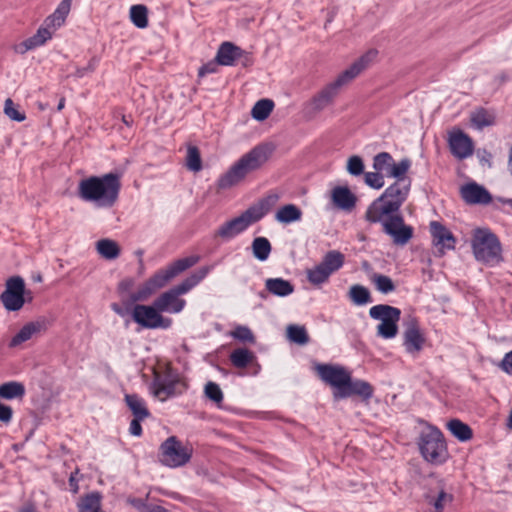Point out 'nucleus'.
I'll list each match as a JSON object with an SVG mask.
<instances>
[{"instance_id": "f257e3e1", "label": "nucleus", "mask_w": 512, "mask_h": 512, "mask_svg": "<svg viewBox=\"0 0 512 512\" xmlns=\"http://www.w3.org/2000/svg\"><path fill=\"white\" fill-rule=\"evenodd\" d=\"M315 370L323 382L334 388L332 395L335 401L358 396L368 402L373 397V386L365 380L353 379L343 366L317 364Z\"/></svg>"}, {"instance_id": "f03ea898", "label": "nucleus", "mask_w": 512, "mask_h": 512, "mask_svg": "<svg viewBox=\"0 0 512 512\" xmlns=\"http://www.w3.org/2000/svg\"><path fill=\"white\" fill-rule=\"evenodd\" d=\"M377 56L376 50H369L367 53L357 59L349 68L344 70L338 77L321 91L314 95L303 106V115L307 119L314 118L318 113L323 111L326 107L331 105L334 98L339 93V90L344 85L350 83L356 78L364 69H366L370 62Z\"/></svg>"}, {"instance_id": "7ed1b4c3", "label": "nucleus", "mask_w": 512, "mask_h": 512, "mask_svg": "<svg viewBox=\"0 0 512 512\" xmlns=\"http://www.w3.org/2000/svg\"><path fill=\"white\" fill-rule=\"evenodd\" d=\"M120 189V176L116 173H107L82 179L77 193L84 201L95 202L99 207L111 208L118 200Z\"/></svg>"}, {"instance_id": "20e7f679", "label": "nucleus", "mask_w": 512, "mask_h": 512, "mask_svg": "<svg viewBox=\"0 0 512 512\" xmlns=\"http://www.w3.org/2000/svg\"><path fill=\"white\" fill-rule=\"evenodd\" d=\"M278 200V195L272 194L260 199L256 204L248 207L239 216L234 217L216 230L214 237L223 241H229L248 229L251 225L259 222L270 210L271 206Z\"/></svg>"}, {"instance_id": "39448f33", "label": "nucleus", "mask_w": 512, "mask_h": 512, "mask_svg": "<svg viewBox=\"0 0 512 512\" xmlns=\"http://www.w3.org/2000/svg\"><path fill=\"white\" fill-rule=\"evenodd\" d=\"M411 186V180L406 184L395 181L388 186L382 195L375 199L367 208L365 213L366 221L378 223L383 217L400 214L399 210L407 200Z\"/></svg>"}, {"instance_id": "423d86ee", "label": "nucleus", "mask_w": 512, "mask_h": 512, "mask_svg": "<svg viewBox=\"0 0 512 512\" xmlns=\"http://www.w3.org/2000/svg\"><path fill=\"white\" fill-rule=\"evenodd\" d=\"M199 261V256L191 255L188 257L180 258L165 268L157 271L153 276L146 280L136 292L130 294V301L132 303L145 301L157 290L164 287L173 278L193 267Z\"/></svg>"}, {"instance_id": "0eeeda50", "label": "nucleus", "mask_w": 512, "mask_h": 512, "mask_svg": "<svg viewBox=\"0 0 512 512\" xmlns=\"http://www.w3.org/2000/svg\"><path fill=\"white\" fill-rule=\"evenodd\" d=\"M271 149L267 145H257L244 154L230 169L220 176L219 189H228L242 181L247 174L259 169L269 158Z\"/></svg>"}, {"instance_id": "6e6552de", "label": "nucleus", "mask_w": 512, "mask_h": 512, "mask_svg": "<svg viewBox=\"0 0 512 512\" xmlns=\"http://www.w3.org/2000/svg\"><path fill=\"white\" fill-rule=\"evenodd\" d=\"M208 266L201 267L185 278L181 283L162 293L154 300V305L161 312L179 313L183 310L186 301L179 298L200 283L209 273Z\"/></svg>"}, {"instance_id": "1a4fd4ad", "label": "nucleus", "mask_w": 512, "mask_h": 512, "mask_svg": "<svg viewBox=\"0 0 512 512\" xmlns=\"http://www.w3.org/2000/svg\"><path fill=\"white\" fill-rule=\"evenodd\" d=\"M471 247L475 259L484 264L493 266L504 260L500 240L489 229L476 228L471 240Z\"/></svg>"}, {"instance_id": "9d476101", "label": "nucleus", "mask_w": 512, "mask_h": 512, "mask_svg": "<svg viewBox=\"0 0 512 512\" xmlns=\"http://www.w3.org/2000/svg\"><path fill=\"white\" fill-rule=\"evenodd\" d=\"M421 456L432 465H442L449 458L443 433L435 426L423 429L417 441Z\"/></svg>"}, {"instance_id": "9b49d317", "label": "nucleus", "mask_w": 512, "mask_h": 512, "mask_svg": "<svg viewBox=\"0 0 512 512\" xmlns=\"http://www.w3.org/2000/svg\"><path fill=\"white\" fill-rule=\"evenodd\" d=\"M369 316L374 320H380L377 326V335L383 339L394 338L398 334V322L401 318V310L387 304H378L370 308Z\"/></svg>"}, {"instance_id": "f8f14e48", "label": "nucleus", "mask_w": 512, "mask_h": 512, "mask_svg": "<svg viewBox=\"0 0 512 512\" xmlns=\"http://www.w3.org/2000/svg\"><path fill=\"white\" fill-rule=\"evenodd\" d=\"M159 461L171 468L187 464L192 457V448L183 446L176 436L168 437L159 449Z\"/></svg>"}, {"instance_id": "ddd939ff", "label": "nucleus", "mask_w": 512, "mask_h": 512, "mask_svg": "<svg viewBox=\"0 0 512 512\" xmlns=\"http://www.w3.org/2000/svg\"><path fill=\"white\" fill-rule=\"evenodd\" d=\"M132 319L145 329H168L172 325V319L164 317L161 310L154 305L136 304L132 311Z\"/></svg>"}, {"instance_id": "4468645a", "label": "nucleus", "mask_w": 512, "mask_h": 512, "mask_svg": "<svg viewBox=\"0 0 512 512\" xmlns=\"http://www.w3.org/2000/svg\"><path fill=\"white\" fill-rule=\"evenodd\" d=\"M63 24L64 22L57 20L53 14L49 15L33 36L13 46L14 52L23 55L32 49L42 46L47 40L52 38L50 29L56 30Z\"/></svg>"}, {"instance_id": "2eb2a0df", "label": "nucleus", "mask_w": 512, "mask_h": 512, "mask_svg": "<svg viewBox=\"0 0 512 512\" xmlns=\"http://www.w3.org/2000/svg\"><path fill=\"white\" fill-rule=\"evenodd\" d=\"M25 282L20 276H12L7 279L5 290L0 295V300L8 311L20 310L25 299Z\"/></svg>"}, {"instance_id": "dca6fc26", "label": "nucleus", "mask_w": 512, "mask_h": 512, "mask_svg": "<svg viewBox=\"0 0 512 512\" xmlns=\"http://www.w3.org/2000/svg\"><path fill=\"white\" fill-rule=\"evenodd\" d=\"M379 223L383 226V232L392 238L395 245L404 246L413 237V227L405 224L401 214L383 217Z\"/></svg>"}, {"instance_id": "f3484780", "label": "nucleus", "mask_w": 512, "mask_h": 512, "mask_svg": "<svg viewBox=\"0 0 512 512\" xmlns=\"http://www.w3.org/2000/svg\"><path fill=\"white\" fill-rule=\"evenodd\" d=\"M425 336L422 333L418 320L411 317L405 322V330L403 332V346L405 351L413 356L418 355L425 344Z\"/></svg>"}, {"instance_id": "a211bd4d", "label": "nucleus", "mask_w": 512, "mask_h": 512, "mask_svg": "<svg viewBox=\"0 0 512 512\" xmlns=\"http://www.w3.org/2000/svg\"><path fill=\"white\" fill-rule=\"evenodd\" d=\"M432 243L437 249V256H443L446 250L455 249L456 238L453 233L438 221L430 223Z\"/></svg>"}, {"instance_id": "6ab92c4d", "label": "nucleus", "mask_w": 512, "mask_h": 512, "mask_svg": "<svg viewBox=\"0 0 512 512\" xmlns=\"http://www.w3.org/2000/svg\"><path fill=\"white\" fill-rule=\"evenodd\" d=\"M448 144L452 155L460 160L473 154L474 145L472 139L460 129L454 130L449 134Z\"/></svg>"}, {"instance_id": "aec40b11", "label": "nucleus", "mask_w": 512, "mask_h": 512, "mask_svg": "<svg viewBox=\"0 0 512 512\" xmlns=\"http://www.w3.org/2000/svg\"><path fill=\"white\" fill-rule=\"evenodd\" d=\"M460 194L467 204L487 205L492 201L490 192L476 182L463 185L461 187Z\"/></svg>"}, {"instance_id": "412c9836", "label": "nucleus", "mask_w": 512, "mask_h": 512, "mask_svg": "<svg viewBox=\"0 0 512 512\" xmlns=\"http://www.w3.org/2000/svg\"><path fill=\"white\" fill-rule=\"evenodd\" d=\"M177 380L173 379L170 373L164 375L155 372L152 382L153 394L161 400L173 396Z\"/></svg>"}, {"instance_id": "4be33fe9", "label": "nucleus", "mask_w": 512, "mask_h": 512, "mask_svg": "<svg viewBox=\"0 0 512 512\" xmlns=\"http://www.w3.org/2000/svg\"><path fill=\"white\" fill-rule=\"evenodd\" d=\"M242 55V48L232 42H223L217 51L216 60L220 65L233 66Z\"/></svg>"}, {"instance_id": "5701e85b", "label": "nucleus", "mask_w": 512, "mask_h": 512, "mask_svg": "<svg viewBox=\"0 0 512 512\" xmlns=\"http://www.w3.org/2000/svg\"><path fill=\"white\" fill-rule=\"evenodd\" d=\"M332 200L335 206L344 211H351L357 202L356 196L346 186L335 187L332 191Z\"/></svg>"}, {"instance_id": "b1692460", "label": "nucleus", "mask_w": 512, "mask_h": 512, "mask_svg": "<svg viewBox=\"0 0 512 512\" xmlns=\"http://www.w3.org/2000/svg\"><path fill=\"white\" fill-rule=\"evenodd\" d=\"M44 322L35 321L25 324L18 333H16L9 342L10 348H15L22 343L30 340L33 335L39 333L44 328Z\"/></svg>"}, {"instance_id": "393cba45", "label": "nucleus", "mask_w": 512, "mask_h": 512, "mask_svg": "<svg viewBox=\"0 0 512 512\" xmlns=\"http://www.w3.org/2000/svg\"><path fill=\"white\" fill-rule=\"evenodd\" d=\"M266 289L273 295L285 297L294 292L293 284L283 278H269L265 282Z\"/></svg>"}, {"instance_id": "a878e982", "label": "nucleus", "mask_w": 512, "mask_h": 512, "mask_svg": "<svg viewBox=\"0 0 512 512\" xmlns=\"http://www.w3.org/2000/svg\"><path fill=\"white\" fill-rule=\"evenodd\" d=\"M124 400L135 418L146 419L150 416L145 401L137 394H126Z\"/></svg>"}, {"instance_id": "bb28decb", "label": "nucleus", "mask_w": 512, "mask_h": 512, "mask_svg": "<svg viewBox=\"0 0 512 512\" xmlns=\"http://www.w3.org/2000/svg\"><path fill=\"white\" fill-rule=\"evenodd\" d=\"M302 210L295 204H286L278 209L275 219L282 224H290L300 221L302 218Z\"/></svg>"}, {"instance_id": "cd10ccee", "label": "nucleus", "mask_w": 512, "mask_h": 512, "mask_svg": "<svg viewBox=\"0 0 512 512\" xmlns=\"http://www.w3.org/2000/svg\"><path fill=\"white\" fill-rule=\"evenodd\" d=\"M25 393V386L21 382L9 381L0 385V398L5 400L22 399Z\"/></svg>"}, {"instance_id": "c85d7f7f", "label": "nucleus", "mask_w": 512, "mask_h": 512, "mask_svg": "<svg viewBox=\"0 0 512 512\" xmlns=\"http://www.w3.org/2000/svg\"><path fill=\"white\" fill-rule=\"evenodd\" d=\"M450 433L459 441L466 442L472 439L473 431L469 425L459 419H452L447 423Z\"/></svg>"}, {"instance_id": "c756f323", "label": "nucleus", "mask_w": 512, "mask_h": 512, "mask_svg": "<svg viewBox=\"0 0 512 512\" xmlns=\"http://www.w3.org/2000/svg\"><path fill=\"white\" fill-rule=\"evenodd\" d=\"M331 274L341 269L345 263V255L339 250H330L320 262Z\"/></svg>"}, {"instance_id": "7c9ffc66", "label": "nucleus", "mask_w": 512, "mask_h": 512, "mask_svg": "<svg viewBox=\"0 0 512 512\" xmlns=\"http://www.w3.org/2000/svg\"><path fill=\"white\" fill-rule=\"evenodd\" d=\"M331 275L332 274L321 263L306 271L307 280L314 286H320L326 283Z\"/></svg>"}, {"instance_id": "2f4dec72", "label": "nucleus", "mask_w": 512, "mask_h": 512, "mask_svg": "<svg viewBox=\"0 0 512 512\" xmlns=\"http://www.w3.org/2000/svg\"><path fill=\"white\" fill-rule=\"evenodd\" d=\"M411 166V161L408 158H403L400 162L394 163L390 167V170L386 173L387 177H393L396 181L401 184H406L409 179H405V174L408 172Z\"/></svg>"}, {"instance_id": "473e14b6", "label": "nucleus", "mask_w": 512, "mask_h": 512, "mask_svg": "<svg viewBox=\"0 0 512 512\" xmlns=\"http://www.w3.org/2000/svg\"><path fill=\"white\" fill-rule=\"evenodd\" d=\"M348 296L355 305H365L372 302L371 294L368 288L360 284L352 285Z\"/></svg>"}, {"instance_id": "72a5a7b5", "label": "nucleus", "mask_w": 512, "mask_h": 512, "mask_svg": "<svg viewBox=\"0 0 512 512\" xmlns=\"http://www.w3.org/2000/svg\"><path fill=\"white\" fill-rule=\"evenodd\" d=\"M98 253L105 259L112 260L119 256L120 248L118 244L110 239H101L97 242Z\"/></svg>"}, {"instance_id": "f704fd0d", "label": "nucleus", "mask_w": 512, "mask_h": 512, "mask_svg": "<svg viewBox=\"0 0 512 512\" xmlns=\"http://www.w3.org/2000/svg\"><path fill=\"white\" fill-rule=\"evenodd\" d=\"M470 121L477 129H483L494 124L495 117L484 108H478L471 113Z\"/></svg>"}, {"instance_id": "c9c22d12", "label": "nucleus", "mask_w": 512, "mask_h": 512, "mask_svg": "<svg viewBox=\"0 0 512 512\" xmlns=\"http://www.w3.org/2000/svg\"><path fill=\"white\" fill-rule=\"evenodd\" d=\"M254 358V353L247 348H237L230 354V361L237 368L247 367Z\"/></svg>"}, {"instance_id": "e433bc0d", "label": "nucleus", "mask_w": 512, "mask_h": 512, "mask_svg": "<svg viewBox=\"0 0 512 512\" xmlns=\"http://www.w3.org/2000/svg\"><path fill=\"white\" fill-rule=\"evenodd\" d=\"M271 244L265 237H256L252 242V252L256 259L265 261L271 253Z\"/></svg>"}, {"instance_id": "4c0bfd02", "label": "nucleus", "mask_w": 512, "mask_h": 512, "mask_svg": "<svg viewBox=\"0 0 512 512\" xmlns=\"http://www.w3.org/2000/svg\"><path fill=\"white\" fill-rule=\"evenodd\" d=\"M274 108V102L271 99H261L255 103L251 115L257 121H263L269 117Z\"/></svg>"}, {"instance_id": "58836bf2", "label": "nucleus", "mask_w": 512, "mask_h": 512, "mask_svg": "<svg viewBox=\"0 0 512 512\" xmlns=\"http://www.w3.org/2000/svg\"><path fill=\"white\" fill-rule=\"evenodd\" d=\"M130 19L138 28H146L148 26V9L146 6L138 4L130 8Z\"/></svg>"}, {"instance_id": "ea45409f", "label": "nucleus", "mask_w": 512, "mask_h": 512, "mask_svg": "<svg viewBox=\"0 0 512 512\" xmlns=\"http://www.w3.org/2000/svg\"><path fill=\"white\" fill-rule=\"evenodd\" d=\"M371 281L374 283L376 289L383 294L391 293L396 289L393 280L383 274L375 273L371 277Z\"/></svg>"}, {"instance_id": "a19ab883", "label": "nucleus", "mask_w": 512, "mask_h": 512, "mask_svg": "<svg viewBox=\"0 0 512 512\" xmlns=\"http://www.w3.org/2000/svg\"><path fill=\"white\" fill-rule=\"evenodd\" d=\"M288 338L290 341L299 344V345H305L309 342V336L308 333L303 326L298 325H290L287 328Z\"/></svg>"}, {"instance_id": "79ce46f5", "label": "nucleus", "mask_w": 512, "mask_h": 512, "mask_svg": "<svg viewBox=\"0 0 512 512\" xmlns=\"http://www.w3.org/2000/svg\"><path fill=\"white\" fill-rule=\"evenodd\" d=\"M186 166L193 172H199L202 169V160L200 151L196 146H189L187 149Z\"/></svg>"}, {"instance_id": "37998d69", "label": "nucleus", "mask_w": 512, "mask_h": 512, "mask_svg": "<svg viewBox=\"0 0 512 512\" xmlns=\"http://www.w3.org/2000/svg\"><path fill=\"white\" fill-rule=\"evenodd\" d=\"M392 162L393 158L388 152H380L373 159V168L380 173L385 172L386 174L390 170Z\"/></svg>"}, {"instance_id": "c03bdc74", "label": "nucleus", "mask_w": 512, "mask_h": 512, "mask_svg": "<svg viewBox=\"0 0 512 512\" xmlns=\"http://www.w3.org/2000/svg\"><path fill=\"white\" fill-rule=\"evenodd\" d=\"M231 336L244 343H255V336L251 329L247 326H237L232 332Z\"/></svg>"}, {"instance_id": "a18cd8bd", "label": "nucleus", "mask_w": 512, "mask_h": 512, "mask_svg": "<svg viewBox=\"0 0 512 512\" xmlns=\"http://www.w3.org/2000/svg\"><path fill=\"white\" fill-rule=\"evenodd\" d=\"M205 396L216 404L223 401V392L218 384L215 382H208L204 389Z\"/></svg>"}, {"instance_id": "49530a36", "label": "nucleus", "mask_w": 512, "mask_h": 512, "mask_svg": "<svg viewBox=\"0 0 512 512\" xmlns=\"http://www.w3.org/2000/svg\"><path fill=\"white\" fill-rule=\"evenodd\" d=\"M347 171L352 176H360L364 173V162L358 155H353L348 158Z\"/></svg>"}, {"instance_id": "de8ad7c7", "label": "nucleus", "mask_w": 512, "mask_h": 512, "mask_svg": "<svg viewBox=\"0 0 512 512\" xmlns=\"http://www.w3.org/2000/svg\"><path fill=\"white\" fill-rule=\"evenodd\" d=\"M4 113L6 114L7 117H9L13 121L22 122L26 119L25 114L18 111L15 108L14 103L10 98L6 99V101H5Z\"/></svg>"}, {"instance_id": "09e8293b", "label": "nucleus", "mask_w": 512, "mask_h": 512, "mask_svg": "<svg viewBox=\"0 0 512 512\" xmlns=\"http://www.w3.org/2000/svg\"><path fill=\"white\" fill-rule=\"evenodd\" d=\"M365 183L371 188L380 189L384 186V177L378 171L367 172L365 173Z\"/></svg>"}, {"instance_id": "8fccbe9b", "label": "nucleus", "mask_w": 512, "mask_h": 512, "mask_svg": "<svg viewBox=\"0 0 512 512\" xmlns=\"http://www.w3.org/2000/svg\"><path fill=\"white\" fill-rule=\"evenodd\" d=\"M71 4L72 0H62L52 14L55 16L57 20L65 22L70 12Z\"/></svg>"}, {"instance_id": "3c124183", "label": "nucleus", "mask_w": 512, "mask_h": 512, "mask_svg": "<svg viewBox=\"0 0 512 512\" xmlns=\"http://www.w3.org/2000/svg\"><path fill=\"white\" fill-rule=\"evenodd\" d=\"M451 500L452 496L442 489L439 491L437 497L430 501V504L434 506L436 512H442L444 509V503Z\"/></svg>"}, {"instance_id": "603ef678", "label": "nucleus", "mask_w": 512, "mask_h": 512, "mask_svg": "<svg viewBox=\"0 0 512 512\" xmlns=\"http://www.w3.org/2000/svg\"><path fill=\"white\" fill-rule=\"evenodd\" d=\"M218 65L220 64L217 62L216 58L214 60L209 61L206 64H203L198 69V77L202 78L207 74L216 73L218 70Z\"/></svg>"}, {"instance_id": "864d4df0", "label": "nucleus", "mask_w": 512, "mask_h": 512, "mask_svg": "<svg viewBox=\"0 0 512 512\" xmlns=\"http://www.w3.org/2000/svg\"><path fill=\"white\" fill-rule=\"evenodd\" d=\"M13 418V409L11 406L0 402V422L9 424Z\"/></svg>"}, {"instance_id": "5fc2aeb1", "label": "nucleus", "mask_w": 512, "mask_h": 512, "mask_svg": "<svg viewBox=\"0 0 512 512\" xmlns=\"http://www.w3.org/2000/svg\"><path fill=\"white\" fill-rule=\"evenodd\" d=\"M143 419H138V418H133L131 423H130V427H129V432L131 435L133 436H141L142 435V426H141V421Z\"/></svg>"}, {"instance_id": "6e6d98bb", "label": "nucleus", "mask_w": 512, "mask_h": 512, "mask_svg": "<svg viewBox=\"0 0 512 512\" xmlns=\"http://www.w3.org/2000/svg\"><path fill=\"white\" fill-rule=\"evenodd\" d=\"M134 284H135V282L132 278L123 279L118 284L119 293L123 294V293L129 292L133 288Z\"/></svg>"}, {"instance_id": "4d7b16f0", "label": "nucleus", "mask_w": 512, "mask_h": 512, "mask_svg": "<svg viewBox=\"0 0 512 512\" xmlns=\"http://www.w3.org/2000/svg\"><path fill=\"white\" fill-rule=\"evenodd\" d=\"M131 504L139 511V512H148L150 510L152 504L146 503L143 499L135 498L131 500Z\"/></svg>"}, {"instance_id": "13d9d810", "label": "nucleus", "mask_w": 512, "mask_h": 512, "mask_svg": "<svg viewBox=\"0 0 512 512\" xmlns=\"http://www.w3.org/2000/svg\"><path fill=\"white\" fill-rule=\"evenodd\" d=\"M501 368L508 374L512 375V351L508 352L502 362Z\"/></svg>"}, {"instance_id": "bf43d9fd", "label": "nucleus", "mask_w": 512, "mask_h": 512, "mask_svg": "<svg viewBox=\"0 0 512 512\" xmlns=\"http://www.w3.org/2000/svg\"><path fill=\"white\" fill-rule=\"evenodd\" d=\"M79 470L76 469L75 472H72L69 477V486L71 492L74 494L78 493L79 485H78V479L76 478V475L78 474Z\"/></svg>"}, {"instance_id": "052dcab7", "label": "nucleus", "mask_w": 512, "mask_h": 512, "mask_svg": "<svg viewBox=\"0 0 512 512\" xmlns=\"http://www.w3.org/2000/svg\"><path fill=\"white\" fill-rule=\"evenodd\" d=\"M238 60L241 62L243 67H249L253 64V57L251 53L242 49V55Z\"/></svg>"}, {"instance_id": "680f3d73", "label": "nucleus", "mask_w": 512, "mask_h": 512, "mask_svg": "<svg viewBox=\"0 0 512 512\" xmlns=\"http://www.w3.org/2000/svg\"><path fill=\"white\" fill-rule=\"evenodd\" d=\"M93 70H94L93 65H92L91 63H89L87 67L78 68V69L76 70V73H75V74H76V76H77V77L81 78V77H83L86 73H88V72H92Z\"/></svg>"}, {"instance_id": "e2e57ef3", "label": "nucleus", "mask_w": 512, "mask_h": 512, "mask_svg": "<svg viewBox=\"0 0 512 512\" xmlns=\"http://www.w3.org/2000/svg\"><path fill=\"white\" fill-rule=\"evenodd\" d=\"M508 75L505 72L500 73L495 77V81L498 83V85H501L505 83L508 80Z\"/></svg>"}, {"instance_id": "0e129e2a", "label": "nucleus", "mask_w": 512, "mask_h": 512, "mask_svg": "<svg viewBox=\"0 0 512 512\" xmlns=\"http://www.w3.org/2000/svg\"><path fill=\"white\" fill-rule=\"evenodd\" d=\"M148 512H170V511L167 510L166 508H164L163 506L152 504V506H151L150 510H148Z\"/></svg>"}, {"instance_id": "69168bd1", "label": "nucleus", "mask_w": 512, "mask_h": 512, "mask_svg": "<svg viewBox=\"0 0 512 512\" xmlns=\"http://www.w3.org/2000/svg\"><path fill=\"white\" fill-rule=\"evenodd\" d=\"M19 512H37L33 505L24 506Z\"/></svg>"}, {"instance_id": "338daca9", "label": "nucleus", "mask_w": 512, "mask_h": 512, "mask_svg": "<svg viewBox=\"0 0 512 512\" xmlns=\"http://www.w3.org/2000/svg\"><path fill=\"white\" fill-rule=\"evenodd\" d=\"M65 107V98L61 97L57 106V110L61 111Z\"/></svg>"}, {"instance_id": "774afa93", "label": "nucleus", "mask_w": 512, "mask_h": 512, "mask_svg": "<svg viewBox=\"0 0 512 512\" xmlns=\"http://www.w3.org/2000/svg\"><path fill=\"white\" fill-rule=\"evenodd\" d=\"M509 427L512 429V410L509 416Z\"/></svg>"}]
</instances>
